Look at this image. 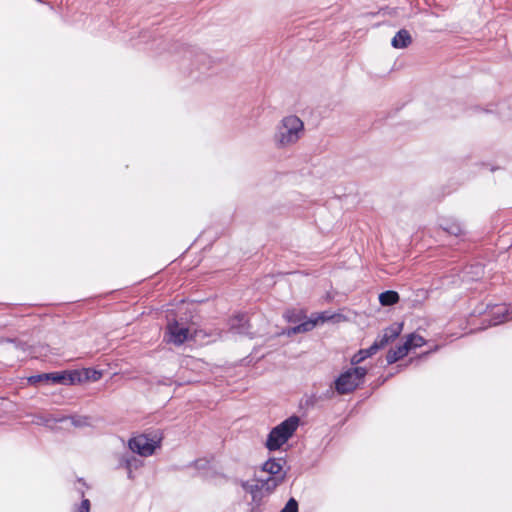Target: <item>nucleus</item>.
<instances>
[{
    "mask_svg": "<svg viewBox=\"0 0 512 512\" xmlns=\"http://www.w3.org/2000/svg\"><path fill=\"white\" fill-rule=\"evenodd\" d=\"M284 460L282 458L268 459L262 466V470L267 472L269 476L286 475L282 472Z\"/></svg>",
    "mask_w": 512,
    "mask_h": 512,
    "instance_id": "nucleus-15",
    "label": "nucleus"
},
{
    "mask_svg": "<svg viewBox=\"0 0 512 512\" xmlns=\"http://www.w3.org/2000/svg\"><path fill=\"white\" fill-rule=\"evenodd\" d=\"M300 424L297 415H291L269 432L265 446L269 451L280 449L294 434Z\"/></svg>",
    "mask_w": 512,
    "mask_h": 512,
    "instance_id": "nucleus-2",
    "label": "nucleus"
},
{
    "mask_svg": "<svg viewBox=\"0 0 512 512\" xmlns=\"http://www.w3.org/2000/svg\"><path fill=\"white\" fill-rule=\"evenodd\" d=\"M158 446L159 441L149 438L145 434L132 437L128 442L129 449L143 457L152 455Z\"/></svg>",
    "mask_w": 512,
    "mask_h": 512,
    "instance_id": "nucleus-7",
    "label": "nucleus"
},
{
    "mask_svg": "<svg viewBox=\"0 0 512 512\" xmlns=\"http://www.w3.org/2000/svg\"><path fill=\"white\" fill-rule=\"evenodd\" d=\"M408 354L407 346L402 345L397 346L395 349H390L386 354V361L388 365L396 363L398 360L404 358Z\"/></svg>",
    "mask_w": 512,
    "mask_h": 512,
    "instance_id": "nucleus-21",
    "label": "nucleus"
},
{
    "mask_svg": "<svg viewBox=\"0 0 512 512\" xmlns=\"http://www.w3.org/2000/svg\"><path fill=\"white\" fill-rule=\"evenodd\" d=\"M412 41L411 34L405 29L399 30L393 37L391 44L394 48H406Z\"/></svg>",
    "mask_w": 512,
    "mask_h": 512,
    "instance_id": "nucleus-20",
    "label": "nucleus"
},
{
    "mask_svg": "<svg viewBox=\"0 0 512 512\" xmlns=\"http://www.w3.org/2000/svg\"><path fill=\"white\" fill-rule=\"evenodd\" d=\"M402 331V324H393L383 330L381 335H378L375 341L381 348H384L388 343L394 341Z\"/></svg>",
    "mask_w": 512,
    "mask_h": 512,
    "instance_id": "nucleus-13",
    "label": "nucleus"
},
{
    "mask_svg": "<svg viewBox=\"0 0 512 512\" xmlns=\"http://www.w3.org/2000/svg\"><path fill=\"white\" fill-rule=\"evenodd\" d=\"M334 391L335 389L333 390L332 387H330L329 389H327L321 396H319L320 399H330L333 397L334 395Z\"/></svg>",
    "mask_w": 512,
    "mask_h": 512,
    "instance_id": "nucleus-29",
    "label": "nucleus"
},
{
    "mask_svg": "<svg viewBox=\"0 0 512 512\" xmlns=\"http://www.w3.org/2000/svg\"><path fill=\"white\" fill-rule=\"evenodd\" d=\"M64 421H66L65 417L45 416L42 414L33 415V422L38 425H47L49 422L62 423Z\"/></svg>",
    "mask_w": 512,
    "mask_h": 512,
    "instance_id": "nucleus-24",
    "label": "nucleus"
},
{
    "mask_svg": "<svg viewBox=\"0 0 512 512\" xmlns=\"http://www.w3.org/2000/svg\"><path fill=\"white\" fill-rule=\"evenodd\" d=\"M365 73L370 77L373 82H378L381 79L389 75L392 69H388V66H366Z\"/></svg>",
    "mask_w": 512,
    "mask_h": 512,
    "instance_id": "nucleus-19",
    "label": "nucleus"
},
{
    "mask_svg": "<svg viewBox=\"0 0 512 512\" xmlns=\"http://www.w3.org/2000/svg\"><path fill=\"white\" fill-rule=\"evenodd\" d=\"M473 313L479 315L487 313L488 318H485L484 321H488V326H496L512 320V304H486L485 309H483L482 304Z\"/></svg>",
    "mask_w": 512,
    "mask_h": 512,
    "instance_id": "nucleus-5",
    "label": "nucleus"
},
{
    "mask_svg": "<svg viewBox=\"0 0 512 512\" xmlns=\"http://www.w3.org/2000/svg\"><path fill=\"white\" fill-rule=\"evenodd\" d=\"M283 317L287 322L295 324L279 333L288 337L311 331L319 320L324 322L328 319L324 314L319 315L316 319H306V315L301 309H288L284 312Z\"/></svg>",
    "mask_w": 512,
    "mask_h": 512,
    "instance_id": "nucleus-3",
    "label": "nucleus"
},
{
    "mask_svg": "<svg viewBox=\"0 0 512 512\" xmlns=\"http://www.w3.org/2000/svg\"><path fill=\"white\" fill-rule=\"evenodd\" d=\"M284 479L285 475L268 476L266 479L258 480V482L263 488L265 495H269L277 486H279L284 481Z\"/></svg>",
    "mask_w": 512,
    "mask_h": 512,
    "instance_id": "nucleus-17",
    "label": "nucleus"
},
{
    "mask_svg": "<svg viewBox=\"0 0 512 512\" xmlns=\"http://www.w3.org/2000/svg\"><path fill=\"white\" fill-rule=\"evenodd\" d=\"M96 374H94V380H97L99 377H100V373L98 372H95Z\"/></svg>",
    "mask_w": 512,
    "mask_h": 512,
    "instance_id": "nucleus-32",
    "label": "nucleus"
},
{
    "mask_svg": "<svg viewBox=\"0 0 512 512\" xmlns=\"http://www.w3.org/2000/svg\"><path fill=\"white\" fill-rule=\"evenodd\" d=\"M96 374H94V380H97L99 377H100V373L98 372H95Z\"/></svg>",
    "mask_w": 512,
    "mask_h": 512,
    "instance_id": "nucleus-33",
    "label": "nucleus"
},
{
    "mask_svg": "<svg viewBox=\"0 0 512 512\" xmlns=\"http://www.w3.org/2000/svg\"><path fill=\"white\" fill-rule=\"evenodd\" d=\"M425 339L415 333H411L406 337V340L404 342V345L407 346L408 352L414 348L421 347L425 344Z\"/></svg>",
    "mask_w": 512,
    "mask_h": 512,
    "instance_id": "nucleus-23",
    "label": "nucleus"
},
{
    "mask_svg": "<svg viewBox=\"0 0 512 512\" xmlns=\"http://www.w3.org/2000/svg\"><path fill=\"white\" fill-rule=\"evenodd\" d=\"M230 329L240 335H246L249 337L253 336V332L250 331V324L248 317L245 314H238L230 319Z\"/></svg>",
    "mask_w": 512,
    "mask_h": 512,
    "instance_id": "nucleus-12",
    "label": "nucleus"
},
{
    "mask_svg": "<svg viewBox=\"0 0 512 512\" xmlns=\"http://www.w3.org/2000/svg\"><path fill=\"white\" fill-rule=\"evenodd\" d=\"M173 52L179 56L178 60L188 62H204L206 56L203 50L196 45L178 44Z\"/></svg>",
    "mask_w": 512,
    "mask_h": 512,
    "instance_id": "nucleus-8",
    "label": "nucleus"
},
{
    "mask_svg": "<svg viewBox=\"0 0 512 512\" xmlns=\"http://www.w3.org/2000/svg\"><path fill=\"white\" fill-rule=\"evenodd\" d=\"M367 369L357 366L342 372L334 380V389L339 395H345L355 391L363 383Z\"/></svg>",
    "mask_w": 512,
    "mask_h": 512,
    "instance_id": "nucleus-4",
    "label": "nucleus"
},
{
    "mask_svg": "<svg viewBox=\"0 0 512 512\" xmlns=\"http://www.w3.org/2000/svg\"><path fill=\"white\" fill-rule=\"evenodd\" d=\"M303 134V121L296 115H288L277 124L273 141L277 148L285 149L296 144Z\"/></svg>",
    "mask_w": 512,
    "mask_h": 512,
    "instance_id": "nucleus-1",
    "label": "nucleus"
},
{
    "mask_svg": "<svg viewBox=\"0 0 512 512\" xmlns=\"http://www.w3.org/2000/svg\"><path fill=\"white\" fill-rule=\"evenodd\" d=\"M185 68H186V70L184 71V73L187 72L191 78L198 81V80H202V78H200L199 74L204 73V70L205 71L209 70L210 67L203 65V66H185Z\"/></svg>",
    "mask_w": 512,
    "mask_h": 512,
    "instance_id": "nucleus-26",
    "label": "nucleus"
},
{
    "mask_svg": "<svg viewBox=\"0 0 512 512\" xmlns=\"http://www.w3.org/2000/svg\"><path fill=\"white\" fill-rule=\"evenodd\" d=\"M440 227L450 235L459 236L463 232L462 225L452 218H443L440 221Z\"/></svg>",
    "mask_w": 512,
    "mask_h": 512,
    "instance_id": "nucleus-18",
    "label": "nucleus"
},
{
    "mask_svg": "<svg viewBox=\"0 0 512 512\" xmlns=\"http://www.w3.org/2000/svg\"><path fill=\"white\" fill-rule=\"evenodd\" d=\"M280 512H299L298 501L291 497Z\"/></svg>",
    "mask_w": 512,
    "mask_h": 512,
    "instance_id": "nucleus-28",
    "label": "nucleus"
},
{
    "mask_svg": "<svg viewBox=\"0 0 512 512\" xmlns=\"http://www.w3.org/2000/svg\"><path fill=\"white\" fill-rule=\"evenodd\" d=\"M380 349H382L378 343L374 340L373 344L365 349H360L356 354H354L351 358L352 365H358L363 362L365 359L376 354Z\"/></svg>",
    "mask_w": 512,
    "mask_h": 512,
    "instance_id": "nucleus-14",
    "label": "nucleus"
},
{
    "mask_svg": "<svg viewBox=\"0 0 512 512\" xmlns=\"http://www.w3.org/2000/svg\"><path fill=\"white\" fill-rule=\"evenodd\" d=\"M485 111L487 113H497L505 119H512V96L506 101L498 103L495 109H486Z\"/></svg>",
    "mask_w": 512,
    "mask_h": 512,
    "instance_id": "nucleus-16",
    "label": "nucleus"
},
{
    "mask_svg": "<svg viewBox=\"0 0 512 512\" xmlns=\"http://www.w3.org/2000/svg\"><path fill=\"white\" fill-rule=\"evenodd\" d=\"M166 335L168 337L167 341L176 346L182 345L191 337L189 329L179 324L177 321H174L167 325Z\"/></svg>",
    "mask_w": 512,
    "mask_h": 512,
    "instance_id": "nucleus-9",
    "label": "nucleus"
},
{
    "mask_svg": "<svg viewBox=\"0 0 512 512\" xmlns=\"http://www.w3.org/2000/svg\"><path fill=\"white\" fill-rule=\"evenodd\" d=\"M429 353H430L429 351H428V352H424V353H422V354L419 356V358H426V357L429 355Z\"/></svg>",
    "mask_w": 512,
    "mask_h": 512,
    "instance_id": "nucleus-30",
    "label": "nucleus"
},
{
    "mask_svg": "<svg viewBox=\"0 0 512 512\" xmlns=\"http://www.w3.org/2000/svg\"><path fill=\"white\" fill-rule=\"evenodd\" d=\"M141 465V460L138 459L134 452L126 451L119 457L118 467L125 468L127 470V477L133 479V470L138 469Z\"/></svg>",
    "mask_w": 512,
    "mask_h": 512,
    "instance_id": "nucleus-11",
    "label": "nucleus"
},
{
    "mask_svg": "<svg viewBox=\"0 0 512 512\" xmlns=\"http://www.w3.org/2000/svg\"><path fill=\"white\" fill-rule=\"evenodd\" d=\"M76 380H80L77 371H62L32 375L28 378V383L37 384L40 382H46L52 384L72 385Z\"/></svg>",
    "mask_w": 512,
    "mask_h": 512,
    "instance_id": "nucleus-6",
    "label": "nucleus"
},
{
    "mask_svg": "<svg viewBox=\"0 0 512 512\" xmlns=\"http://www.w3.org/2000/svg\"><path fill=\"white\" fill-rule=\"evenodd\" d=\"M78 482L81 483L83 486H86L85 482L83 481V479H78Z\"/></svg>",
    "mask_w": 512,
    "mask_h": 512,
    "instance_id": "nucleus-34",
    "label": "nucleus"
},
{
    "mask_svg": "<svg viewBox=\"0 0 512 512\" xmlns=\"http://www.w3.org/2000/svg\"><path fill=\"white\" fill-rule=\"evenodd\" d=\"M242 488L251 495L253 508H257L261 505L262 499L266 496L260 483L257 481H243L241 483Z\"/></svg>",
    "mask_w": 512,
    "mask_h": 512,
    "instance_id": "nucleus-10",
    "label": "nucleus"
},
{
    "mask_svg": "<svg viewBox=\"0 0 512 512\" xmlns=\"http://www.w3.org/2000/svg\"><path fill=\"white\" fill-rule=\"evenodd\" d=\"M399 301V294L393 290H387L379 295V302L382 306H391Z\"/></svg>",
    "mask_w": 512,
    "mask_h": 512,
    "instance_id": "nucleus-22",
    "label": "nucleus"
},
{
    "mask_svg": "<svg viewBox=\"0 0 512 512\" xmlns=\"http://www.w3.org/2000/svg\"><path fill=\"white\" fill-rule=\"evenodd\" d=\"M66 420H70L71 424L74 427H86L90 425V418L88 416H81V415H72V416H64Z\"/></svg>",
    "mask_w": 512,
    "mask_h": 512,
    "instance_id": "nucleus-27",
    "label": "nucleus"
},
{
    "mask_svg": "<svg viewBox=\"0 0 512 512\" xmlns=\"http://www.w3.org/2000/svg\"><path fill=\"white\" fill-rule=\"evenodd\" d=\"M473 268L478 270L477 274H479V272L481 271V267L479 265H477L475 267L472 266L471 269H473Z\"/></svg>",
    "mask_w": 512,
    "mask_h": 512,
    "instance_id": "nucleus-31",
    "label": "nucleus"
},
{
    "mask_svg": "<svg viewBox=\"0 0 512 512\" xmlns=\"http://www.w3.org/2000/svg\"><path fill=\"white\" fill-rule=\"evenodd\" d=\"M79 495L83 498L79 504H74L71 512H90L91 502L89 499L84 498L85 491L78 489Z\"/></svg>",
    "mask_w": 512,
    "mask_h": 512,
    "instance_id": "nucleus-25",
    "label": "nucleus"
}]
</instances>
